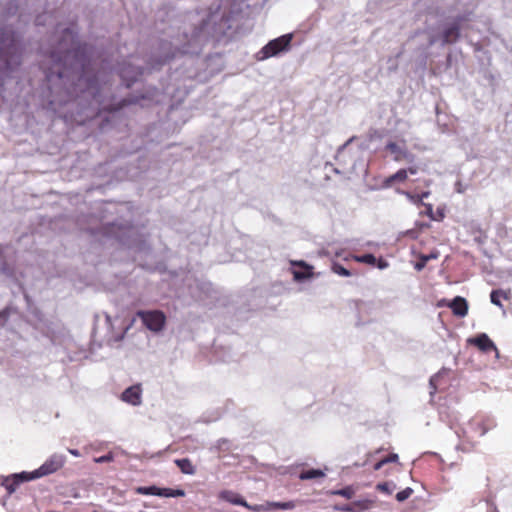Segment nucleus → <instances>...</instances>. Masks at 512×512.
<instances>
[{
	"label": "nucleus",
	"instance_id": "obj_1",
	"mask_svg": "<svg viewBox=\"0 0 512 512\" xmlns=\"http://www.w3.org/2000/svg\"><path fill=\"white\" fill-rule=\"evenodd\" d=\"M87 50V45L76 42L71 29H65L57 49L47 57V64L43 63L46 80L49 83H53L54 79L63 82L64 79H69L74 71L81 68L82 73L78 78V85L84 83L87 90L94 88L97 77L95 75L87 76Z\"/></svg>",
	"mask_w": 512,
	"mask_h": 512
},
{
	"label": "nucleus",
	"instance_id": "obj_2",
	"mask_svg": "<svg viewBox=\"0 0 512 512\" xmlns=\"http://www.w3.org/2000/svg\"><path fill=\"white\" fill-rule=\"evenodd\" d=\"M21 64L20 47L16 40L10 39L9 43H0V76L9 74Z\"/></svg>",
	"mask_w": 512,
	"mask_h": 512
},
{
	"label": "nucleus",
	"instance_id": "obj_3",
	"mask_svg": "<svg viewBox=\"0 0 512 512\" xmlns=\"http://www.w3.org/2000/svg\"><path fill=\"white\" fill-rule=\"evenodd\" d=\"M137 316L149 330L154 332L161 331L166 323V316L160 310L138 311Z\"/></svg>",
	"mask_w": 512,
	"mask_h": 512
},
{
	"label": "nucleus",
	"instance_id": "obj_4",
	"mask_svg": "<svg viewBox=\"0 0 512 512\" xmlns=\"http://www.w3.org/2000/svg\"><path fill=\"white\" fill-rule=\"evenodd\" d=\"M65 463V459L63 456L52 455L49 457L38 469L30 472V479H38L50 474H53L60 470Z\"/></svg>",
	"mask_w": 512,
	"mask_h": 512
},
{
	"label": "nucleus",
	"instance_id": "obj_5",
	"mask_svg": "<svg viewBox=\"0 0 512 512\" xmlns=\"http://www.w3.org/2000/svg\"><path fill=\"white\" fill-rule=\"evenodd\" d=\"M291 40L292 35L287 34L269 41L260 51L263 55L262 59L273 57L278 53L287 50L290 46Z\"/></svg>",
	"mask_w": 512,
	"mask_h": 512
},
{
	"label": "nucleus",
	"instance_id": "obj_6",
	"mask_svg": "<svg viewBox=\"0 0 512 512\" xmlns=\"http://www.w3.org/2000/svg\"><path fill=\"white\" fill-rule=\"evenodd\" d=\"M135 492L140 495H155L160 497H183L185 491L182 489L172 488H159L157 486L144 487L140 486L135 489Z\"/></svg>",
	"mask_w": 512,
	"mask_h": 512
},
{
	"label": "nucleus",
	"instance_id": "obj_7",
	"mask_svg": "<svg viewBox=\"0 0 512 512\" xmlns=\"http://www.w3.org/2000/svg\"><path fill=\"white\" fill-rule=\"evenodd\" d=\"M417 172L418 167L416 165L410 166L408 168H401L394 174L384 179L383 187L391 188L397 183H404L408 180V175H415Z\"/></svg>",
	"mask_w": 512,
	"mask_h": 512
},
{
	"label": "nucleus",
	"instance_id": "obj_8",
	"mask_svg": "<svg viewBox=\"0 0 512 512\" xmlns=\"http://www.w3.org/2000/svg\"><path fill=\"white\" fill-rule=\"evenodd\" d=\"M438 305L449 307L457 317H465L468 314V303L466 299L461 296H456L452 301L443 299Z\"/></svg>",
	"mask_w": 512,
	"mask_h": 512
},
{
	"label": "nucleus",
	"instance_id": "obj_9",
	"mask_svg": "<svg viewBox=\"0 0 512 512\" xmlns=\"http://www.w3.org/2000/svg\"><path fill=\"white\" fill-rule=\"evenodd\" d=\"M385 149L393 155V159L396 162H413L414 160V155L410 153L405 146H400L396 142H388Z\"/></svg>",
	"mask_w": 512,
	"mask_h": 512
},
{
	"label": "nucleus",
	"instance_id": "obj_10",
	"mask_svg": "<svg viewBox=\"0 0 512 512\" xmlns=\"http://www.w3.org/2000/svg\"><path fill=\"white\" fill-rule=\"evenodd\" d=\"M31 476L30 472H22L19 474H13L11 476L5 477L2 481V485L7 490L8 494H12L16 491L17 487L20 483L31 481L29 477Z\"/></svg>",
	"mask_w": 512,
	"mask_h": 512
},
{
	"label": "nucleus",
	"instance_id": "obj_11",
	"mask_svg": "<svg viewBox=\"0 0 512 512\" xmlns=\"http://www.w3.org/2000/svg\"><path fill=\"white\" fill-rule=\"evenodd\" d=\"M460 20H457L456 22L452 23L451 25L444 28V30L441 33V43L442 45H448L453 44L457 42V40L460 38Z\"/></svg>",
	"mask_w": 512,
	"mask_h": 512
},
{
	"label": "nucleus",
	"instance_id": "obj_12",
	"mask_svg": "<svg viewBox=\"0 0 512 512\" xmlns=\"http://www.w3.org/2000/svg\"><path fill=\"white\" fill-rule=\"evenodd\" d=\"M219 499L229 502L233 505L243 506L251 511H259L258 507L250 506L246 500L238 493L232 490H223L219 493Z\"/></svg>",
	"mask_w": 512,
	"mask_h": 512
},
{
	"label": "nucleus",
	"instance_id": "obj_13",
	"mask_svg": "<svg viewBox=\"0 0 512 512\" xmlns=\"http://www.w3.org/2000/svg\"><path fill=\"white\" fill-rule=\"evenodd\" d=\"M468 342L482 352H489L497 349L493 341L485 333H481L474 338L468 339Z\"/></svg>",
	"mask_w": 512,
	"mask_h": 512
},
{
	"label": "nucleus",
	"instance_id": "obj_14",
	"mask_svg": "<svg viewBox=\"0 0 512 512\" xmlns=\"http://www.w3.org/2000/svg\"><path fill=\"white\" fill-rule=\"evenodd\" d=\"M143 74L142 69L135 68L132 66H124L120 70V76L123 79V81L126 83L127 87H130L133 82H135L138 77H140Z\"/></svg>",
	"mask_w": 512,
	"mask_h": 512
},
{
	"label": "nucleus",
	"instance_id": "obj_15",
	"mask_svg": "<svg viewBox=\"0 0 512 512\" xmlns=\"http://www.w3.org/2000/svg\"><path fill=\"white\" fill-rule=\"evenodd\" d=\"M122 400L132 404L139 405L141 403V389L139 386H131L122 393Z\"/></svg>",
	"mask_w": 512,
	"mask_h": 512
},
{
	"label": "nucleus",
	"instance_id": "obj_16",
	"mask_svg": "<svg viewBox=\"0 0 512 512\" xmlns=\"http://www.w3.org/2000/svg\"><path fill=\"white\" fill-rule=\"evenodd\" d=\"M293 265L299 266L301 270H294L293 276L297 281L308 279L312 276V266L308 265L304 261L293 262Z\"/></svg>",
	"mask_w": 512,
	"mask_h": 512
},
{
	"label": "nucleus",
	"instance_id": "obj_17",
	"mask_svg": "<svg viewBox=\"0 0 512 512\" xmlns=\"http://www.w3.org/2000/svg\"><path fill=\"white\" fill-rule=\"evenodd\" d=\"M174 463L177 465V467L181 470L183 474L193 475L196 472L195 466L188 458L176 459Z\"/></svg>",
	"mask_w": 512,
	"mask_h": 512
},
{
	"label": "nucleus",
	"instance_id": "obj_18",
	"mask_svg": "<svg viewBox=\"0 0 512 512\" xmlns=\"http://www.w3.org/2000/svg\"><path fill=\"white\" fill-rule=\"evenodd\" d=\"M259 511H268V510H277V509H293L295 507L294 503L289 502H267L266 506H257Z\"/></svg>",
	"mask_w": 512,
	"mask_h": 512
},
{
	"label": "nucleus",
	"instance_id": "obj_19",
	"mask_svg": "<svg viewBox=\"0 0 512 512\" xmlns=\"http://www.w3.org/2000/svg\"><path fill=\"white\" fill-rule=\"evenodd\" d=\"M500 298H504L506 300H508L510 298V291L506 292L504 290H501V289H496V290H492L491 294H490V300L491 302L502 308L503 305L500 301Z\"/></svg>",
	"mask_w": 512,
	"mask_h": 512
},
{
	"label": "nucleus",
	"instance_id": "obj_20",
	"mask_svg": "<svg viewBox=\"0 0 512 512\" xmlns=\"http://www.w3.org/2000/svg\"><path fill=\"white\" fill-rule=\"evenodd\" d=\"M349 259H352L358 263H364L371 266H375L376 264V257L373 254L350 255L348 257H345V260Z\"/></svg>",
	"mask_w": 512,
	"mask_h": 512
},
{
	"label": "nucleus",
	"instance_id": "obj_21",
	"mask_svg": "<svg viewBox=\"0 0 512 512\" xmlns=\"http://www.w3.org/2000/svg\"><path fill=\"white\" fill-rule=\"evenodd\" d=\"M402 194H404L412 202L418 204V203H422L423 199L427 198L430 195V192L422 191L419 193L416 190H414V191H403Z\"/></svg>",
	"mask_w": 512,
	"mask_h": 512
},
{
	"label": "nucleus",
	"instance_id": "obj_22",
	"mask_svg": "<svg viewBox=\"0 0 512 512\" xmlns=\"http://www.w3.org/2000/svg\"><path fill=\"white\" fill-rule=\"evenodd\" d=\"M324 476H325V473L320 469H309V470L302 471L299 475V478L301 480H312V479L323 478Z\"/></svg>",
	"mask_w": 512,
	"mask_h": 512
},
{
	"label": "nucleus",
	"instance_id": "obj_23",
	"mask_svg": "<svg viewBox=\"0 0 512 512\" xmlns=\"http://www.w3.org/2000/svg\"><path fill=\"white\" fill-rule=\"evenodd\" d=\"M398 461V455L395 454V453H391L389 454L388 456H386L385 458L381 459L380 461H378L377 463L374 464V470L375 471H378L380 470L385 464L387 463H391V462H396Z\"/></svg>",
	"mask_w": 512,
	"mask_h": 512
},
{
	"label": "nucleus",
	"instance_id": "obj_24",
	"mask_svg": "<svg viewBox=\"0 0 512 512\" xmlns=\"http://www.w3.org/2000/svg\"><path fill=\"white\" fill-rule=\"evenodd\" d=\"M71 100H73V95H72L70 92L65 91V96H61V97H59V98L53 99V100H51V101H50V103H49V104H50V106H51V109H52L53 111H56V108L54 107V105H55L56 103H59V104H66L67 102H69V101H71Z\"/></svg>",
	"mask_w": 512,
	"mask_h": 512
},
{
	"label": "nucleus",
	"instance_id": "obj_25",
	"mask_svg": "<svg viewBox=\"0 0 512 512\" xmlns=\"http://www.w3.org/2000/svg\"><path fill=\"white\" fill-rule=\"evenodd\" d=\"M331 270L335 274L342 276V277H349L352 275V273L348 269H346L345 267H343L341 264H339L337 262L332 263Z\"/></svg>",
	"mask_w": 512,
	"mask_h": 512
},
{
	"label": "nucleus",
	"instance_id": "obj_26",
	"mask_svg": "<svg viewBox=\"0 0 512 512\" xmlns=\"http://www.w3.org/2000/svg\"><path fill=\"white\" fill-rule=\"evenodd\" d=\"M333 494L342 496L346 499H351L355 494V490L353 487L347 486L345 488L334 491Z\"/></svg>",
	"mask_w": 512,
	"mask_h": 512
},
{
	"label": "nucleus",
	"instance_id": "obj_27",
	"mask_svg": "<svg viewBox=\"0 0 512 512\" xmlns=\"http://www.w3.org/2000/svg\"><path fill=\"white\" fill-rule=\"evenodd\" d=\"M412 493H413V490H412L411 488H409V487H408V488H406V489H404V490H402V491L398 492V493L396 494V499H397V501H399V502H403V501H405L406 499H408V498L411 496V494H412Z\"/></svg>",
	"mask_w": 512,
	"mask_h": 512
},
{
	"label": "nucleus",
	"instance_id": "obj_28",
	"mask_svg": "<svg viewBox=\"0 0 512 512\" xmlns=\"http://www.w3.org/2000/svg\"><path fill=\"white\" fill-rule=\"evenodd\" d=\"M131 102L128 101V100H123L122 102L118 103L117 105H111L109 107H105L104 110L107 111V112H115V111H119L122 107L130 104Z\"/></svg>",
	"mask_w": 512,
	"mask_h": 512
},
{
	"label": "nucleus",
	"instance_id": "obj_29",
	"mask_svg": "<svg viewBox=\"0 0 512 512\" xmlns=\"http://www.w3.org/2000/svg\"><path fill=\"white\" fill-rule=\"evenodd\" d=\"M114 460V455L112 452L107 453L106 455L94 458V461L96 463H104V462H111Z\"/></svg>",
	"mask_w": 512,
	"mask_h": 512
},
{
	"label": "nucleus",
	"instance_id": "obj_30",
	"mask_svg": "<svg viewBox=\"0 0 512 512\" xmlns=\"http://www.w3.org/2000/svg\"><path fill=\"white\" fill-rule=\"evenodd\" d=\"M445 217V209L442 207H438L436 211H434L433 221H442Z\"/></svg>",
	"mask_w": 512,
	"mask_h": 512
},
{
	"label": "nucleus",
	"instance_id": "obj_31",
	"mask_svg": "<svg viewBox=\"0 0 512 512\" xmlns=\"http://www.w3.org/2000/svg\"><path fill=\"white\" fill-rule=\"evenodd\" d=\"M376 489L382 493L391 494L392 490L390 489V484L388 482L379 483L376 486Z\"/></svg>",
	"mask_w": 512,
	"mask_h": 512
},
{
	"label": "nucleus",
	"instance_id": "obj_32",
	"mask_svg": "<svg viewBox=\"0 0 512 512\" xmlns=\"http://www.w3.org/2000/svg\"><path fill=\"white\" fill-rule=\"evenodd\" d=\"M420 257L427 263L429 260L437 259L439 257L438 251H432L429 254H421Z\"/></svg>",
	"mask_w": 512,
	"mask_h": 512
},
{
	"label": "nucleus",
	"instance_id": "obj_33",
	"mask_svg": "<svg viewBox=\"0 0 512 512\" xmlns=\"http://www.w3.org/2000/svg\"><path fill=\"white\" fill-rule=\"evenodd\" d=\"M425 214L431 219L433 220V217H434V210H433V206L431 204H425Z\"/></svg>",
	"mask_w": 512,
	"mask_h": 512
},
{
	"label": "nucleus",
	"instance_id": "obj_34",
	"mask_svg": "<svg viewBox=\"0 0 512 512\" xmlns=\"http://www.w3.org/2000/svg\"><path fill=\"white\" fill-rule=\"evenodd\" d=\"M426 264L427 263L422 259V257L419 256V260L415 263L414 268L417 271H421L426 266Z\"/></svg>",
	"mask_w": 512,
	"mask_h": 512
},
{
	"label": "nucleus",
	"instance_id": "obj_35",
	"mask_svg": "<svg viewBox=\"0 0 512 512\" xmlns=\"http://www.w3.org/2000/svg\"><path fill=\"white\" fill-rule=\"evenodd\" d=\"M379 269H385L388 267V262L386 260H384L383 258H379L377 259L376 258V264H375Z\"/></svg>",
	"mask_w": 512,
	"mask_h": 512
},
{
	"label": "nucleus",
	"instance_id": "obj_36",
	"mask_svg": "<svg viewBox=\"0 0 512 512\" xmlns=\"http://www.w3.org/2000/svg\"><path fill=\"white\" fill-rule=\"evenodd\" d=\"M8 316H9V309L8 308H5L4 310H2L0 312V317L7 318Z\"/></svg>",
	"mask_w": 512,
	"mask_h": 512
},
{
	"label": "nucleus",
	"instance_id": "obj_37",
	"mask_svg": "<svg viewBox=\"0 0 512 512\" xmlns=\"http://www.w3.org/2000/svg\"><path fill=\"white\" fill-rule=\"evenodd\" d=\"M436 42H437V39H436L435 37H432V38H430V40H429V44H430V45H433V44H435Z\"/></svg>",
	"mask_w": 512,
	"mask_h": 512
},
{
	"label": "nucleus",
	"instance_id": "obj_38",
	"mask_svg": "<svg viewBox=\"0 0 512 512\" xmlns=\"http://www.w3.org/2000/svg\"><path fill=\"white\" fill-rule=\"evenodd\" d=\"M341 510H343V511H347V512H351V511H352V509L350 508V506H349V505H347V506H345V507L341 508Z\"/></svg>",
	"mask_w": 512,
	"mask_h": 512
},
{
	"label": "nucleus",
	"instance_id": "obj_39",
	"mask_svg": "<svg viewBox=\"0 0 512 512\" xmlns=\"http://www.w3.org/2000/svg\"><path fill=\"white\" fill-rule=\"evenodd\" d=\"M423 183H424V186H425V187H428V186H429V181L424 180V181H423Z\"/></svg>",
	"mask_w": 512,
	"mask_h": 512
},
{
	"label": "nucleus",
	"instance_id": "obj_40",
	"mask_svg": "<svg viewBox=\"0 0 512 512\" xmlns=\"http://www.w3.org/2000/svg\"><path fill=\"white\" fill-rule=\"evenodd\" d=\"M71 453H72V454H74V455H77V454H78V452H77V451H73V450L71 451Z\"/></svg>",
	"mask_w": 512,
	"mask_h": 512
}]
</instances>
